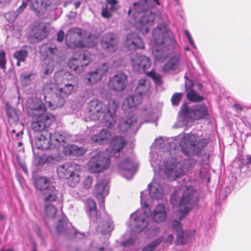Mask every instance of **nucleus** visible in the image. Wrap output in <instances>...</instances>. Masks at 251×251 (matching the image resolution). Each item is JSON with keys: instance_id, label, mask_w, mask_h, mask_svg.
Here are the masks:
<instances>
[{"instance_id": "obj_1", "label": "nucleus", "mask_w": 251, "mask_h": 251, "mask_svg": "<svg viewBox=\"0 0 251 251\" xmlns=\"http://www.w3.org/2000/svg\"><path fill=\"white\" fill-rule=\"evenodd\" d=\"M46 107L42 101L38 99L28 100L26 112L31 117V127L36 132L49 131L47 129L55 121V117L50 113H44Z\"/></svg>"}, {"instance_id": "obj_2", "label": "nucleus", "mask_w": 251, "mask_h": 251, "mask_svg": "<svg viewBox=\"0 0 251 251\" xmlns=\"http://www.w3.org/2000/svg\"><path fill=\"white\" fill-rule=\"evenodd\" d=\"M92 34L86 30L73 27L69 29L65 36V42L68 48L76 49L92 47Z\"/></svg>"}, {"instance_id": "obj_3", "label": "nucleus", "mask_w": 251, "mask_h": 251, "mask_svg": "<svg viewBox=\"0 0 251 251\" xmlns=\"http://www.w3.org/2000/svg\"><path fill=\"white\" fill-rule=\"evenodd\" d=\"M57 86L56 83L50 81L45 83L43 86L44 99L52 110L61 107L65 103L66 98L57 90Z\"/></svg>"}, {"instance_id": "obj_4", "label": "nucleus", "mask_w": 251, "mask_h": 251, "mask_svg": "<svg viewBox=\"0 0 251 251\" xmlns=\"http://www.w3.org/2000/svg\"><path fill=\"white\" fill-rule=\"evenodd\" d=\"M81 166L75 162H66L59 165L57 173L61 178H66L68 185L72 187H75L80 180V172Z\"/></svg>"}, {"instance_id": "obj_5", "label": "nucleus", "mask_w": 251, "mask_h": 251, "mask_svg": "<svg viewBox=\"0 0 251 251\" xmlns=\"http://www.w3.org/2000/svg\"><path fill=\"white\" fill-rule=\"evenodd\" d=\"M199 198L193 187H187L179 200L178 211L181 214L179 220H182L197 203Z\"/></svg>"}, {"instance_id": "obj_6", "label": "nucleus", "mask_w": 251, "mask_h": 251, "mask_svg": "<svg viewBox=\"0 0 251 251\" xmlns=\"http://www.w3.org/2000/svg\"><path fill=\"white\" fill-rule=\"evenodd\" d=\"M108 153L106 150L100 151L92 156L88 163L89 171L92 173H100L107 169L111 163Z\"/></svg>"}, {"instance_id": "obj_7", "label": "nucleus", "mask_w": 251, "mask_h": 251, "mask_svg": "<svg viewBox=\"0 0 251 251\" xmlns=\"http://www.w3.org/2000/svg\"><path fill=\"white\" fill-rule=\"evenodd\" d=\"M184 139L189 147H182V151L186 156L189 155L190 151L195 154H199L209 142L208 139L202 138L192 133L185 135Z\"/></svg>"}, {"instance_id": "obj_8", "label": "nucleus", "mask_w": 251, "mask_h": 251, "mask_svg": "<svg viewBox=\"0 0 251 251\" xmlns=\"http://www.w3.org/2000/svg\"><path fill=\"white\" fill-rule=\"evenodd\" d=\"M29 1L30 9L38 17L44 16L48 7L51 5L50 0H23L21 5L16 11L17 16L20 15L25 9Z\"/></svg>"}, {"instance_id": "obj_9", "label": "nucleus", "mask_w": 251, "mask_h": 251, "mask_svg": "<svg viewBox=\"0 0 251 251\" xmlns=\"http://www.w3.org/2000/svg\"><path fill=\"white\" fill-rule=\"evenodd\" d=\"M91 54L89 51L84 50L79 54H75L68 63L69 68L77 74L83 72L85 68L90 62Z\"/></svg>"}, {"instance_id": "obj_10", "label": "nucleus", "mask_w": 251, "mask_h": 251, "mask_svg": "<svg viewBox=\"0 0 251 251\" xmlns=\"http://www.w3.org/2000/svg\"><path fill=\"white\" fill-rule=\"evenodd\" d=\"M119 37L112 32H108L103 35L100 40L101 48L108 53H114L118 49Z\"/></svg>"}, {"instance_id": "obj_11", "label": "nucleus", "mask_w": 251, "mask_h": 251, "mask_svg": "<svg viewBox=\"0 0 251 251\" xmlns=\"http://www.w3.org/2000/svg\"><path fill=\"white\" fill-rule=\"evenodd\" d=\"M127 75L123 72H119L109 79L108 86L111 90L121 92L126 88Z\"/></svg>"}, {"instance_id": "obj_12", "label": "nucleus", "mask_w": 251, "mask_h": 251, "mask_svg": "<svg viewBox=\"0 0 251 251\" xmlns=\"http://www.w3.org/2000/svg\"><path fill=\"white\" fill-rule=\"evenodd\" d=\"M108 107V104H105L97 99L92 100L89 103L88 111L89 116L94 120H98L103 115Z\"/></svg>"}, {"instance_id": "obj_13", "label": "nucleus", "mask_w": 251, "mask_h": 251, "mask_svg": "<svg viewBox=\"0 0 251 251\" xmlns=\"http://www.w3.org/2000/svg\"><path fill=\"white\" fill-rule=\"evenodd\" d=\"M132 70L135 72L146 71L151 66L149 58L139 54H133L131 56Z\"/></svg>"}, {"instance_id": "obj_14", "label": "nucleus", "mask_w": 251, "mask_h": 251, "mask_svg": "<svg viewBox=\"0 0 251 251\" xmlns=\"http://www.w3.org/2000/svg\"><path fill=\"white\" fill-rule=\"evenodd\" d=\"M168 33L166 32L165 27L160 25L156 27L153 31V37L156 44L158 45L166 44L167 45L171 44L173 45L175 43L173 36L167 38Z\"/></svg>"}, {"instance_id": "obj_15", "label": "nucleus", "mask_w": 251, "mask_h": 251, "mask_svg": "<svg viewBox=\"0 0 251 251\" xmlns=\"http://www.w3.org/2000/svg\"><path fill=\"white\" fill-rule=\"evenodd\" d=\"M117 107L115 101L112 100L108 101L107 108L103 114L105 126L108 128L112 127L116 124Z\"/></svg>"}, {"instance_id": "obj_16", "label": "nucleus", "mask_w": 251, "mask_h": 251, "mask_svg": "<svg viewBox=\"0 0 251 251\" xmlns=\"http://www.w3.org/2000/svg\"><path fill=\"white\" fill-rule=\"evenodd\" d=\"M50 149H59L66 144V138L60 131L49 132Z\"/></svg>"}, {"instance_id": "obj_17", "label": "nucleus", "mask_w": 251, "mask_h": 251, "mask_svg": "<svg viewBox=\"0 0 251 251\" xmlns=\"http://www.w3.org/2000/svg\"><path fill=\"white\" fill-rule=\"evenodd\" d=\"M108 182L104 179H99L95 185L94 190V195L99 201L104 202V199L105 196L108 194V190L106 189Z\"/></svg>"}, {"instance_id": "obj_18", "label": "nucleus", "mask_w": 251, "mask_h": 251, "mask_svg": "<svg viewBox=\"0 0 251 251\" xmlns=\"http://www.w3.org/2000/svg\"><path fill=\"white\" fill-rule=\"evenodd\" d=\"M35 146L38 149L42 151L51 150L49 131H44L35 138Z\"/></svg>"}, {"instance_id": "obj_19", "label": "nucleus", "mask_w": 251, "mask_h": 251, "mask_svg": "<svg viewBox=\"0 0 251 251\" xmlns=\"http://www.w3.org/2000/svg\"><path fill=\"white\" fill-rule=\"evenodd\" d=\"M126 144V141L123 137L118 136L113 137L110 141L111 153L115 157L119 156L120 152Z\"/></svg>"}, {"instance_id": "obj_20", "label": "nucleus", "mask_w": 251, "mask_h": 251, "mask_svg": "<svg viewBox=\"0 0 251 251\" xmlns=\"http://www.w3.org/2000/svg\"><path fill=\"white\" fill-rule=\"evenodd\" d=\"M126 44L130 50H138L144 48V44L142 39L135 33L127 34Z\"/></svg>"}, {"instance_id": "obj_21", "label": "nucleus", "mask_w": 251, "mask_h": 251, "mask_svg": "<svg viewBox=\"0 0 251 251\" xmlns=\"http://www.w3.org/2000/svg\"><path fill=\"white\" fill-rule=\"evenodd\" d=\"M47 23H37L32 28L33 36L36 39L41 41L46 38L49 35Z\"/></svg>"}, {"instance_id": "obj_22", "label": "nucleus", "mask_w": 251, "mask_h": 251, "mask_svg": "<svg viewBox=\"0 0 251 251\" xmlns=\"http://www.w3.org/2000/svg\"><path fill=\"white\" fill-rule=\"evenodd\" d=\"M153 22V16L151 14H146L143 15L140 19L137 25V28L143 34H146L149 32Z\"/></svg>"}, {"instance_id": "obj_23", "label": "nucleus", "mask_w": 251, "mask_h": 251, "mask_svg": "<svg viewBox=\"0 0 251 251\" xmlns=\"http://www.w3.org/2000/svg\"><path fill=\"white\" fill-rule=\"evenodd\" d=\"M137 124V118L134 115L128 117L122 118L120 121L119 129L123 133L126 132L128 130Z\"/></svg>"}, {"instance_id": "obj_24", "label": "nucleus", "mask_w": 251, "mask_h": 251, "mask_svg": "<svg viewBox=\"0 0 251 251\" xmlns=\"http://www.w3.org/2000/svg\"><path fill=\"white\" fill-rule=\"evenodd\" d=\"M63 151L66 155L79 157L85 153L86 150L75 145H67L64 147Z\"/></svg>"}, {"instance_id": "obj_25", "label": "nucleus", "mask_w": 251, "mask_h": 251, "mask_svg": "<svg viewBox=\"0 0 251 251\" xmlns=\"http://www.w3.org/2000/svg\"><path fill=\"white\" fill-rule=\"evenodd\" d=\"M167 217V213L164 204H158L152 213V218L153 221L157 223L164 222Z\"/></svg>"}, {"instance_id": "obj_26", "label": "nucleus", "mask_w": 251, "mask_h": 251, "mask_svg": "<svg viewBox=\"0 0 251 251\" xmlns=\"http://www.w3.org/2000/svg\"><path fill=\"white\" fill-rule=\"evenodd\" d=\"M151 87L150 81L146 78H141L138 81L135 93L142 97L150 93Z\"/></svg>"}, {"instance_id": "obj_27", "label": "nucleus", "mask_w": 251, "mask_h": 251, "mask_svg": "<svg viewBox=\"0 0 251 251\" xmlns=\"http://www.w3.org/2000/svg\"><path fill=\"white\" fill-rule=\"evenodd\" d=\"M43 201L45 204L51 203L56 201L58 198V192L55 188L52 185L50 186L48 190L42 194Z\"/></svg>"}, {"instance_id": "obj_28", "label": "nucleus", "mask_w": 251, "mask_h": 251, "mask_svg": "<svg viewBox=\"0 0 251 251\" xmlns=\"http://www.w3.org/2000/svg\"><path fill=\"white\" fill-rule=\"evenodd\" d=\"M34 185L35 189L42 194L52 185L46 177L40 176L34 179Z\"/></svg>"}, {"instance_id": "obj_29", "label": "nucleus", "mask_w": 251, "mask_h": 251, "mask_svg": "<svg viewBox=\"0 0 251 251\" xmlns=\"http://www.w3.org/2000/svg\"><path fill=\"white\" fill-rule=\"evenodd\" d=\"M142 98L136 93L135 94L129 96L124 101L123 108L127 109L137 106L142 101Z\"/></svg>"}, {"instance_id": "obj_30", "label": "nucleus", "mask_w": 251, "mask_h": 251, "mask_svg": "<svg viewBox=\"0 0 251 251\" xmlns=\"http://www.w3.org/2000/svg\"><path fill=\"white\" fill-rule=\"evenodd\" d=\"M111 136V132L103 129L99 133L95 134L91 137L92 140L100 144H106Z\"/></svg>"}, {"instance_id": "obj_31", "label": "nucleus", "mask_w": 251, "mask_h": 251, "mask_svg": "<svg viewBox=\"0 0 251 251\" xmlns=\"http://www.w3.org/2000/svg\"><path fill=\"white\" fill-rule=\"evenodd\" d=\"M134 217V226L139 231L143 230L148 226L144 213H136L132 215Z\"/></svg>"}, {"instance_id": "obj_32", "label": "nucleus", "mask_w": 251, "mask_h": 251, "mask_svg": "<svg viewBox=\"0 0 251 251\" xmlns=\"http://www.w3.org/2000/svg\"><path fill=\"white\" fill-rule=\"evenodd\" d=\"M63 83L64 84L63 87H59V84L56 83L58 85L57 90L66 98L74 91L75 82L72 80L66 82V79H64Z\"/></svg>"}, {"instance_id": "obj_33", "label": "nucleus", "mask_w": 251, "mask_h": 251, "mask_svg": "<svg viewBox=\"0 0 251 251\" xmlns=\"http://www.w3.org/2000/svg\"><path fill=\"white\" fill-rule=\"evenodd\" d=\"M180 65V56L176 54L171 58L164 65L162 70L164 72L175 71L177 69Z\"/></svg>"}, {"instance_id": "obj_34", "label": "nucleus", "mask_w": 251, "mask_h": 251, "mask_svg": "<svg viewBox=\"0 0 251 251\" xmlns=\"http://www.w3.org/2000/svg\"><path fill=\"white\" fill-rule=\"evenodd\" d=\"M193 120L205 118L208 114L207 107L204 104L197 105L192 108Z\"/></svg>"}, {"instance_id": "obj_35", "label": "nucleus", "mask_w": 251, "mask_h": 251, "mask_svg": "<svg viewBox=\"0 0 251 251\" xmlns=\"http://www.w3.org/2000/svg\"><path fill=\"white\" fill-rule=\"evenodd\" d=\"M86 204L90 218L97 220L100 217V214L97 209L95 201L92 199H88L86 201Z\"/></svg>"}, {"instance_id": "obj_36", "label": "nucleus", "mask_w": 251, "mask_h": 251, "mask_svg": "<svg viewBox=\"0 0 251 251\" xmlns=\"http://www.w3.org/2000/svg\"><path fill=\"white\" fill-rule=\"evenodd\" d=\"M174 229L176 232V244L182 245L184 243V232L182 230L181 223L176 220L173 221L172 224Z\"/></svg>"}, {"instance_id": "obj_37", "label": "nucleus", "mask_w": 251, "mask_h": 251, "mask_svg": "<svg viewBox=\"0 0 251 251\" xmlns=\"http://www.w3.org/2000/svg\"><path fill=\"white\" fill-rule=\"evenodd\" d=\"M58 51V47L53 44H51L49 46H48L47 45H43L40 47V53L42 54L43 55L45 54V55L47 57L52 56L53 55H56Z\"/></svg>"}, {"instance_id": "obj_38", "label": "nucleus", "mask_w": 251, "mask_h": 251, "mask_svg": "<svg viewBox=\"0 0 251 251\" xmlns=\"http://www.w3.org/2000/svg\"><path fill=\"white\" fill-rule=\"evenodd\" d=\"M5 110L9 122L15 123L19 121V115L15 108L12 107L10 105L6 104Z\"/></svg>"}, {"instance_id": "obj_39", "label": "nucleus", "mask_w": 251, "mask_h": 251, "mask_svg": "<svg viewBox=\"0 0 251 251\" xmlns=\"http://www.w3.org/2000/svg\"><path fill=\"white\" fill-rule=\"evenodd\" d=\"M149 7L148 0H141L137 3H133V9L137 13L146 11Z\"/></svg>"}, {"instance_id": "obj_40", "label": "nucleus", "mask_w": 251, "mask_h": 251, "mask_svg": "<svg viewBox=\"0 0 251 251\" xmlns=\"http://www.w3.org/2000/svg\"><path fill=\"white\" fill-rule=\"evenodd\" d=\"M187 99L192 102H201L204 100L202 96H200L197 92L191 89L187 92L186 94Z\"/></svg>"}, {"instance_id": "obj_41", "label": "nucleus", "mask_w": 251, "mask_h": 251, "mask_svg": "<svg viewBox=\"0 0 251 251\" xmlns=\"http://www.w3.org/2000/svg\"><path fill=\"white\" fill-rule=\"evenodd\" d=\"M34 74L32 72H25L22 73L20 76V79L21 84L24 86H27L30 84L32 81V77Z\"/></svg>"}, {"instance_id": "obj_42", "label": "nucleus", "mask_w": 251, "mask_h": 251, "mask_svg": "<svg viewBox=\"0 0 251 251\" xmlns=\"http://www.w3.org/2000/svg\"><path fill=\"white\" fill-rule=\"evenodd\" d=\"M28 51L25 49H22L14 52L13 57L17 60L22 61L23 62H25L28 56Z\"/></svg>"}, {"instance_id": "obj_43", "label": "nucleus", "mask_w": 251, "mask_h": 251, "mask_svg": "<svg viewBox=\"0 0 251 251\" xmlns=\"http://www.w3.org/2000/svg\"><path fill=\"white\" fill-rule=\"evenodd\" d=\"M120 168L124 170L131 172L135 169L134 164L129 158H126L120 164Z\"/></svg>"}, {"instance_id": "obj_44", "label": "nucleus", "mask_w": 251, "mask_h": 251, "mask_svg": "<svg viewBox=\"0 0 251 251\" xmlns=\"http://www.w3.org/2000/svg\"><path fill=\"white\" fill-rule=\"evenodd\" d=\"M101 79L100 76L97 75V73L95 71H91L88 74V77L85 79V81L87 83L90 84L96 83L98 80Z\"/></svg>"}, {"instance_id": "obj_45", "label": "nucleus", "mask_w": 251, "mask_h": 251, "mask_svg": "<svg viewBox=\"0 0 251 251\" xmlns=\"http://www.w3.org/2000/svg\"><path fill=\"white\" fill-rule=\"evenodd\" d=\"M100 230L103 234H109L113 229L112 222L106 221L99 226Z\"/></svg>"}, {"instance_id": "obj_46", "label": "nucleus", "mask_w": 251, "mask_h": 251, "mask_svg": "<svg viewBox=\"0 0 251 251\" xmlns=\"http://www.w3.org/2000/svg\"><path fill=\"white\" fill-rule=\"evenodd\" d=\"M45 212L47 216L50 217H54L57 211V208L51 203L45 204Z\"/></svg>"}, {"instance_id": "obj_47", "label": "nucleus", "mask_w": 251, "mask_h": 251, "mask_svg": "<svg viewBox=\"0 0 251 251\" xmlns=\"http://www.w3.org/2000/svg\"><path fill=\"white\" fill-rule=\"evenodd\" d=\"M192 108H190L187 103L183 104L181 108L180 113L187 119L193 120Z\"/></svg>"}, {"instance_id": "obj_48", "label": "nucleus", "mask_w": 251, "mask_h": 251, "mask_svg": "<svg viewBox=\"0 0 251 251\" xmlns=\"http://www.w3.org/2000/svg\"><path fill=\"white\" fill-rule=\"evenodd\" d=\"M155 61L162 62L168 57V53L161 50L157 49L153 51Z\"/></svg>"}, {"instance_id": "obj_49", "label": "nucleus", "mask_w": 251, "mask_h": 251, "mask_svg": "<svg viewBox=\"0 0 251 251\" xmlns=\"http://www.w3.org/2000/svg\"><path fill=\"white\" fill-rule=\"evenodd\" d=\"M108 70V64L107 63H103L98 66L95 71L97 72V75L98 74L102 78L103 75L107 73Z\"/></svg>"}, {"instance_id": "obj_50", "label": "nucleus", "mask_w": 251, "mask_h": 251, "mask_svg": "<svg viewBox=\"0 0 251 251\" xmlns=\"http://www.w3.org/2000/svg\"><path fill=\"white\" fill-rule=\"evenodd\" d=\"M147 75L148 76L150 77L153 80L156 84L159 85L162 84L161 75L160 74H157L155 71L152 70L148 72Z\"/></svg>"}, {"instance_id": "obj_51", "label": "nucleus", "mask_w": 251, "mask_h": 251, "mask_svg": "<svg viewBox=\"0 0 251 251\" xmlns=\"http://www.w3.org/2000/svg\"><path fill=\"white\" fill-rule=\"evenodd\" d=\"M54 160L55 158L52 155L43 154L39 157L38 164L43 165L45 163H52Z\"/></svg>"}, {"instance_id": "obj_52", "label": "nucleus", "mask_w": 251, "mask_h": 251, "mask_svg": "<svg viewBox=\"0 0 251 251\" xmlns=\"http://www.w3.org/2000/svg\"><path fill=\"white\" fill-rule=\"evenodd\" d=\"M176 168V166L174 164L170 166H167L164 171L165 174L167 175L168 177L174 175L175 179H176L178 177Z\"/></svg>"}, {"instance_id": "obj_53", "label": "nucleus", "mask_w": 251, "mask_h": 251, "mask_svg": "<svg viewBox=\"0 0 251 251\" xmlns=\"http://www.w3.org/2000/svg\"><path fill=\"white\" fill-rule=\"evenodd\" d=\"M154 188L151 183L148 185V190L150 192V194L151 196L155 199H159L162 196V193L159 191L158 189H155V191L154 190Z\"/></svg>"}, {"instance_id": "obj_54", "label": "nucleus", "mask_w": 251, "mask_h": 251, "mask_svg": "<svg viewBox=\"0 0 251 251\" xmlns=\"http://www.w3.org/2000/svg\"><path fill=\"white\" fill-rule=\"evenodd\" d=\"M93 178L91 176H86L82 181V185L84 189H89L92 185Z\"/></svg>"}, {"instance_id": "obj_55", "label": "nucleus", "mask_w": 251, "mask_h": 251, "mask_svg": "<svg viewBox=\"0 0 251 251\" xmlns=\"http://www.w3.org/2000/svg\"><path fill=\"white\" fill-rule=\"evenodd\" d=\"M182 93H175L171 98V101L173 105H178L182 98Z\"/></svg>"}, {"instance_id": "obj_56", "label": "nucleus", "mask_w": 251, "mask_h": 251, "mask_svg": "<svg viewBox=\"0 0 251 251\" xmlns=\"http://www.w3.org/2000/svg\"><path fill=\"white\" fill-rule=\"evenodd\" d=\"M6 54L3 50H0V67L3 70L6 68Z\"/></svg>"}, {"instance_id": "obj_57", "label": "nucleus", "mask_w": 251, "mask_h": 251, "mask_svg": "<svg viewBox=\"0 0 251 251\" xmlns=\"http://www.w3.org/2000/svg\"><path fill=\"white\" fill-rule=\"evenodd\" d=\"M114 11L111 10L110 7H108L107 5L105 7H103L101 9V16L105 18L108 19L111 17V12Z\"/></svg>"}, {"instance_id": "obj_58", "label": "nucleus", "mask_w": 251, "mask_h": 251, "mask_svg": "<svg viewBox=\"0 0 251 251\" xmlns=\"http://www.w3.org/2000/svg\"><path fill=\"white\" fill-rule=\"evenodd\" d=\"M53 71V65L52 61H50L44 67V74L45 75L51 74Z\"/></svg>"}, {"instance_id": "obj_59", "label": "nucleus", "mask_w": 251, "mask_h": 251, "mask_svg": "<svg viewBox=\"0 0 251 251\" xmlns=\"http://www.w3.org/2000/svg\"><path fill=\"white\" fill-rule=\"evenodd\" d=\"M118 1L117 0H106V4L107 5H110L111 10H116L117 8L116 7Z\"/></svg>"}, {"instance_id": "obj_60", "label": "nucleus", "mask_w": 251, "mask_h": 251, "mask_svg": "<svg viewBox=\"0 0 251 251\" xmlns=\"http://www.w3.org/2000/svg\"><path fill=\"white\" fill-rule=\"evenodd\" d=\"M65 37V33L63 30H60L57 33L56 40L57 42L61 43L63 42Z\"/></svg>"}, {"instance_id": "obj_61", "label": "nucleus", "mask_w": 251, "mask_h": 251, "mask_svg": "<svg viewBox=\"0 0 251 251\" xmlns=\"http://www.w3.org/2000/svg\"><path fill=\"white\" fill-rule=\"evenodd\" d=\"M63 228V226L62 225V223H61V222H60V223L58 224V225H57V226L56 227L57 232L58 233H60V232H61L62 231Z\"/></svg>"}, {"instance_id": "obj_62", "label": "nucleus", "mask_w": 251, "mask_h": 251, "mask_svg": "<svg viewBox=\"0 0 251 251\" xmlns=\"http://www.w3.org/2000/svg\"><path fill=\"white\" fill-rule=\"evenodd\" d=\"M160 242L161 241L159 239H157L154 241L152 243H151V244L149 245V246H151L153 248H154L156 246L160 244Z\"/></svg>"}, {"instance_id": "obj_63", "label": "nucleus", "mask_w": 251, "mask_h": 251, "mask_svg": "<svg viewBox=\"0 0 251 251\" xmlns=\"http://www.w3.org/2000/svg\"><path fill=\"white\" fill-rule=\"evenodd\" d=\"M34 230L37 233L38 236H41V235H42V231H41V230L40 228L38 226H35Z\"/></svg>"}, {"instance_id": "obj_64", "label": "nucleus", "mask_w": 251, "mask_h": 251, "mask_svg": "<svg viewBox=\"0 0 251 251\" xmlns=\"http://www.w3.org/2000/svg\"><path fill=\"white\" fill-rule=\"evenodd\" d=\"M153 249L151 246H148L145 248L142 251H153Z\"/></svg>"}]
</instances>
